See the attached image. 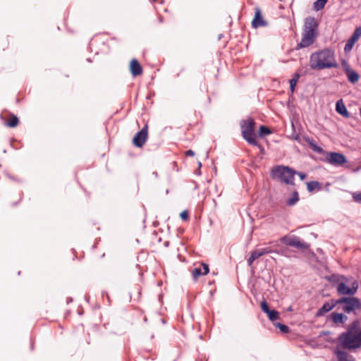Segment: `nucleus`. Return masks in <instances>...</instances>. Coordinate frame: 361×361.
<instances>
[{"label": "nucleus", "mask_w": 361, "mask_h": 361, "mask_svg": "<svg viewBox=\"0 0 361 361\" xmlns=\"http://www.w3.org/2000/svg\"><path fill=\"white\" fill-rule=\"evenodd\" d=\"M360 320L355 319L347 328L346 331L341 334L337 340L338 345L343 349L352 350L361 348V330Z\"/></svg>", "instance_id": "obj_1"}, {"label": "nucleus", "mask_w": 361, "mask_h": 361, "mask_svg": "<svg viewBox=\"0 0 361 361\" xmlns=\"http://www.w3.org/2000/svg\"><path fill=\"white\" fill-rule=\"evenodd\" d=\"M310 66L312 70H323L325 68H338L335 53L331 49L312 53L310 57Z\"/></svg>", "instance_id": "obj_2"}, {"label": "nucleus", "mask_w": 361, "mask_h": 361, "mask_svg": "<svg viewBox=\"0 0 361 361\" xmlns=\"http://www.w3.org/2000/svg\"><path fill=\"white\" fill-rule=\"evenodd\" d=\"M318 27V22L314 17L308 16L305 19L302 38L298 43L296 49L308 47L315 42L319 35Z\"/></svg>", "instance_id": "obj_3"}, {"label": "nucleus", "mask_w": 361, "mask_h": 361, "mask_svg": "<svg viewBox=\"0 0 361 361\" xmlns=\"http://www.w3.org/2000/svg\"><path fill=\"white\" fill-rule=\"evenodd\" d=\"M337 300V307L345 313L355 314L356 311L361 309V300L353 296H342Z\"/></svg>", "instance_id": "obj_4"}, {"label": "nucleus", "mask_w": 361, "mask_h": 361, "mask_svg": "<svg viewBox=\"0 0 361 361\" xmlns=\"http://www.w3.org/2000/svg\"><path fill=\"white\" fill-rule=\"evenodd\" d=\"M274 178L279 179L287 185H294V175L296 171L288 166H277L272 171Z\"/></svg>", "instance_id": "obj_5"}, {"label": "nucleus", "mask_w": 361, "mask_h": 361, "mask_svg": "<svg viewBox=\"0 0 361 361\" xmlns=\"http://www.w3.org/2000/svg\"><path fill=\"white\" fill-rule=\"evenodd\" d=\"M255 122L249 118L240 121V128L243 137L251 145L257 146V142L254 134Z\"/></svg>", "instance_id": "obj_6"}, {"label": "nucleus", "mask_w": 361, "mask_h": 361, "mask_svg": "<svg viewBox=\"0 0 361 361\" xmlns=\"http://www.w3.org/2000/svg\"><path fill=\"white\" fill-rule=\"evenodd\" d=\"M349 282V279L348 281H341V283L336 286V290L339 295L342 296H353L358 288L359 285L357 281L353 280L351 283H349L350 286H347V283Z\"/></svg>", "instance_id": "obj_7"}, {"label": "nucleus", "mask_w": 361, "mask_h": 361, "mask_svg": "<svg viewBox=\"0 0 361 361\" xmlns=\"http://www.w3.org/2000/svg\"><path fill=\"white\" fill-rule=\"evenodd\" d=\"M280 241L286 245L296 247L302 250H307L310 247L308 243L302 242L300 238L295 235H284L280 239Z\"/></svg>", "instance_id": "obj_8"}, {"label": "nucleus", "mask_w": 361, "mask_h": 361, "mask_svg": "<svg viewBox=\"0 0 361 361\" xmlns=\"http://www.w3.org/2000/svg\"><path fill=\"white\" fill-rule=\"evenodd\" d=\"M327 163L336 166H341L347 162L345 157L339 152H329L326 156Z\"/></svg>", "instance_id": "obj_9"}, {"label": "nucleus", "mask_w": 361, "mask_h": 361, "mask_svg": "<svg viewBox=\"0 0 361 361\" xmlns=\"http://www.w3.org/2000/svg\"><path fill=\"white\" fill-rule=\"evenodd\" d=\"M147 125H145L141 130L138 131L133 139V145L137 147H142L147 141Z\"/></svg>", "instance_id": "obj_10"}, {"label": "nucleus", "mask_w": 361, "mask_h": 361, "mask_svg": "<svg viewBox=\"0 0 361 361\" xmlns=\"http://www.w3.org/2000/svg\"><path fill=\"white\" fill-rule=\"evenodd\" d=\"M337 306V300L331 299L329 302H326L317 311L316 317H320L324 316L326 313L329 312Z\"/></svg>", "instance_id": "obj_11"}, {"label": "nucleus", "mask_w": 361, "mask_h": 361, "mask_svg": "<svg viewBox=\"0 0 361 361\" xmlns=\"http://www.w3.org/2000/svg\"><path fill=\"white\" fill-rule=\"evenodd\" d=\"M267 25V22L264 20L261 10L259 7H256L255 8V17L252 21V26L254 28H257L259 27H265Z\"/></svg>", "instance_id": "obj_12"}, {"label": "nucleus", "mask_w": 361, "mask_h": 361, "mask_svg": "<svg viewBox=\"0 0 361 361\" xmlns=\"http://www.w3.org/2000/svg\"><path fill=\"white\" fill-rule=\"evenodd\" d=\"M361 36V26L355 28L353 34L350 37V39L347 41L344 50L345 51H348L352 49L354 44L358 40L360 37Z\"/></svg>", "instance_id": "obj_13"}, {"label": "nucleus", "mask_w": 361, "mask_h": 361, "mask_svg": "<svg viewBox=\"0 0 361 361\" xmlns=\"http://www.w3.org/2000/svg\"><path fill=\"white\" fill-rule=\"evenodd\" d=\"M203 270L200 267H196L192 271V276L195 281H197L200 276H205L209 271V265L205 263H202Z\"/></svg>", "instance_id": "obj_14"}, {"label": "nucleus", "mask_w": 361, "mask_h": 361, "mask_svg": "<svg viewBox=\"0 0 361 361\" xmlns=\"http://www.w3.org/2000/svg\"><path fill=\"white\" fill-rule=\"evenodd\" d=\"M329 319L336 324H343L348 320V317L345 314L334 312L331 313Z\"/></svg>", "instance_id": "obj_15"}, {"label": "nucleus", "mask_w": 361, "mask_h": 361, "mask_svg": "<svg viewBox=\"0 0 361 361\" xmlns=\"http://www.w3.org/2000/svg\"><path fill=\"white\" fill-rule=\"evenodd\" d=\"M130 73L133 76L140 75L142 73V68L138 61L135 59H133L130 61Z\"/></svg>", "instance_id": "obj_16"}, {"label": "nucleus", "mask_w": 361, "mask_h": 361, "mask_svg": "<svg viewBox=\"0 0 361 361\" xmlns=\"http://www.w3.org/2000/svg\"><path fill=\"white\" fill-rule=\"evenodd\" d=\"M336 111H337V113H338L345 118L350 117V114L348 111L342 99H339L338 101H337L336 104Z\"/></svg>", "instance_id": "obj_17"}, {"label": "nucleus", "mask_w": 361, "mask_h": 361, "mask_svg": "<svg viewBox=\"0 0 361 361\" xmlns=\"http://www.w3.org/2000/svg\"><path fill=\"white\" fill-rule=\"evenodd\" d=\"M338 361H355L352 355H348L346 352L341 350H334Z\"/></svg>", "instance_id": "obj_18"}, {"label": "nucleus", "mask_w": 361, "mask_h": 361, "mask_svg": "<svg viewBox=\"0 0 361 361\" xmlns=\"http://www.w3.org/2000/svg\"><path fill=\"white\" fill-rule=\"evenodd\" d=\"M348 80L351 84H356L360 79V75L357 71L352 69L349 72L345 73Z\"/></svg>", "instance_id": "obj_19"}, {"label": "nucleus", "mask_w": 361, "mask_h": 361, "mask_svg": "<svg viewBox=\"0 0 361 361\" xmlns=\"http://www.w3.org/2000/svg\"><path fill=\"white\" fill-rule=\"evenodd\" d=\"M307 188L310 192H312L315 190H321L322 186L318 181H310L307 183Z\"/></svg>", "instance_id": "obj_20"}, {"label": "nucleus", "mask_w": 361, "mask_h": 361, "mask_svg": "<svg viewBox=\"0 0 361 361\" xmlns=\"http://www.w3.org/2000/svg\"><path fill=\"white\" fill-rule=\"evenodd\" d=\"M344 280L348 281V279L342 275L332 274L329 277V281L332 282L334 284H336V286L341 281Z\"/></svg>", "instance_id": "obj_21"}, {"label": "nucleus", "mask_w": 361, "mask_h": 361, "mask_svg": "<svg viewBox=\"0 0 361 361\" xmlns=\"http://www.w3.org/2000/svg\"><path fill=\"white\" fill-rule=\"evenodd\" d=\"M306 141L310 145L313 151L319 154L324 153V149L321 147L318 146L313 139L307 138Z\"/></svg>", "instance_id": "obj_22"}, {"label": "nucleus", "mask_w": 361, "mask_h": 361, "mask_svg": "<svg viewBox=\"0 0 361 361\" xmlns=\"http://www.w3.org/2000/svg\"><path fill=\"white\" fill-rule=\"evenodd\" d=\"M10 119L8 121H7L5 124L9 128H15L18 126L19 120L18 118L12 114H10L9 115Z\"/></svg>", "instance_id": "obj_23"}, {"label": "nucleus", "mask_w": 361, "mask_h": 361, "mask_svg": "<svg viewBox=\"0 0 361 361\" xmlns=\"http://www.w3.org/2000/svg\"><path fill=\"white\" fill-rule=\"evenodd\" d=\"M299 200V196L297 191H294L291 197L286 200V204L288 206H293Z\"/></svg>", "instance_id": "obj_24"}, {"label": "nucleus", "mask_w": 361, "mask_h": 361, "mask_svg": "<svg viewBox=\"0 0 361 361\" xmlns=\"http://www.w3.org/2000/svg\"><path fill=\"white\" fill-rule=\"evenodd\" d=\"M328 0H317L314 2L313 6L315 11H320L322 10L325 4H326Z\"/></svg>", "instance_id": "obj_25"}, {"label": "nucleus", "mask_w": 361, "mask_h": 361, "mask_svg": "<svg viewBox=\"0 0 361 361\" xmlns=\"http://www.w3.org/2000/svg\"><path fill=\"white\" fill-rule=\"evenodd\" d=\"M269 319L274 322L279 319V312L275 310H269L267 313Z\"/></svg>", "instance_id": "obj_26"}, {"label": "nucleus", "mask_w": 361, "mask_h": 361, "mask_svg": "<svg viewBox=\"0 0 361 361\" xmlns=\"http://www.w3.org/2000/svg\"><path fill=\"white\" fill-rule=\"evenodd\" d=\"M259 250L261 251V253L263 255L270 254V253H276V254H281V252L277 250H273L271 247H266L263 248H259Z\"/></svg>", "instance_id": "obj_27"}, {"label": "nucleus", "mask_w": 361, "mask_h": 361, "mask_svg": "<svg viewBox=\"0 0 361 361\" xmlns=\"http://www.w3.org/2000/svg\"><path fill=\"white\" fill-rule=\"evenodd\" d=\"M271 133L270 129L264 126H260L259 130V136H264Z\"/></svg>", "instance_id": "obj_28"}, {"label": "nucleus", "mask_w": 361, "mask_h": 361, "mask_svg": "<svg viewBox=\"0 0 361 361\" xmlns=\"http://www.w3.org/2000/svg\"><path fill=\"white\" fill-rule=\"evenodd\" d=\"M262 255L261 253V251L259 249H256L251 252L250 257L254 259V260L258 259L259 257H262Z\"/></svg>", "instance_id": "obj_29"}, {"label": "nucleus", "mask_w": 361, "mask_h": 361, "mask_svg": "<svg viewBox=\"0 0 361 361\" xmlns=\"http://www.w3.org/2000/svg\"><path fill=\"white\" fill-rule=\"evenodd\" d=\"M341 66L343 70L344 71L345 73L349 72L350 70H352L350 64L345 60H343L341 62Z\"/></svg>", "instance_id": "obj_30"}, {"label": "nucleus", "mask_w": 361, "mask_h": 361, "mask_svg": "<svg viewBox=\"0 0 361 361\" xmlns=\"http://www.w3.org/2000/svg\"><path fill=\"white\" fill-rule=\"evenodd\" d=\"M276 326L280 329L282 333H288L289 332V327L285 324L277 323Z\"/></svg>", "instance_id": "obj_31"}, {"label": "nucleus", "mask_w": 361, "mask_h": 361, "mask_svg": "<svg viewBox=\"0 0 361 361\" xmlns=\"http://www.w3.org/2000/svg\"><path fill=\"white\" fill-rule=\"evenodd\" d=\"M353 199L355 202L361 204V192L353 193Z\"/></svg>", "instance_id": "obj_32"}, {"label": "nucleus", "mask_w": 361, "mask_h": 361, "mask_svg": "<svg viewBox=\"0 0 361 361\" xmlns=\"http://www.w3.org/2000/svg\"><path fill=\"white\" fill-rule=\"evenodd\" d=\"M261 309L264 313H267L269 310L267 302L265 300L262 301L261 302Z\"/></svg>", "instance_id": "obj_33"}, {"label": "nucleus", "mask_w": 361, "mask_h": 361, "mask_svg": "<svg viewBox=\"0 0 361 361\" xmlns=\"http://www.w3.org/2000/svg\"><path fill=\"white\" fill-rule=\"evenodd\" d=\"M180 218L184 221H188L189 219V215L187 210L183 211L180 214Z\"/></svg>", "instance_id": "obj_34"}, {"label": "nucleus", "mask_w": 361, "mask_h": 361, "mask_svg": "<svg viewBox=\"0 0 361 361\" xmlns=\"http://www.w3.org/2000/svg\"><path fill=\"white\" fill-rule=\"evenodd\" d=\"M254 261H255L254 259L250 256L247 259L248 266L251 267Z\"/></svg>", "instance_id": "obj_35"}, {"label": "nucleus", "mask_w": 361, "mask_h": 361, "mask_svg": "<svg viewBox=\"0 0 361 361\" xmlns=\"http://www.w3.org/2000/svg\"><path fill=\"white\" fill-rule=\"evenodd\" d=\"M185 155L190 156V157H193L195 155V152L192 151V149L187 150L185 152Z\"/></svg>", "instance_id": "obj_36"}, {"label": "nucleus", "mask_w": 361, "mask_h": 361, "mask_svg": "<svg viewBox=\"0 0 361 361\" xmlns=\"http://www.w3.org/2000/svg\"><path fill=\"white\" fill-rule=\"evenodd\" d=\"M300 74L298 72H295L294 74H293V78L292 79H295V80H297L298 82V80L299 78H300Z\"/></svg>", "instance_id": "obj_37"}, {"label": "nucleus", "mask_w": 361, "mask_h": 361, "mask_svg": "<svg viewBox=\"0 0 361 361\" xmlns=\"http://www.w3.org/2000/svg\"><path fill=\"white\" fill-rule=\"evenodd\" d=\"M295 174H298L301 180H304L306 178V174L302 172H296Z\"/></svg>", "instance_id": "obj_38"}, {"label": "nucleus", "mask_w": 361, "mask_h": 361, "mask_svg": "<svg viewBox=\"0 0 361 361\" xmlns=\"http://www.w3.org/2000/svg\"><path fill=\"white\" fill-rule=\"evenodd\" d=\"M289 83L290 85H295L296 86L297 83H298V81L295 80V79H290V81H289Z\"/></svg>", "instance_id": "obj_39"}, {"label": "nucleus", "mask_w": 361, "mask_h": 361, "mask_svg": "<svg viewBox=\"0 0 361 361\" xmlns=\"http://www.w3.org/2000/svg\"><path fill=\"white\" fill-rule=\"evenodd\" d=\"M295 85H290V90L291 92V93H293L295 92Z\"/></svg>", "instance_id": "obj_40"}, {"label": "nucleus", "mask_w": 361, "mask_h": 361, "mask_svg": "<svg viewBox=\"0 0 361 361\" xmlns=\"http://www.w3.org/2000/svg\"><path fill=\"white\" fill-rule=\"evenodd\" d=\"M152 174L154 176L155 178H158V173L157 171H154Z\"/></svg>", "instance_id": "obj_41"}, {"label": "nucleus", "mask_w": 361, "mask_h": 361, "mask_svg": "<svg viewBox=\"0 0 361 361\" xmlns=\"http://www.w3.org/2000/svg\"><path fill=\"white\" fill-rule=\"evenodd\" d=\"M295 140H298V136L297 135L295 137Z\"/></svg>", "instance_id": "obj_42"}]
</instances>
